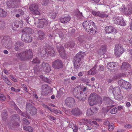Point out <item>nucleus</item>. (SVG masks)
I'll list each match as a JSON object with an SVG mask.
<instances>
[{"label":"nucleus","instance_id":"1","mask_svg":"<svg viewBox=\"0 0 132 132\" xmlns=\"http://www.w3.org/2000/svg\"><path fill=\"white\" fill-rule=\"evenodd\" d=\"M38 53L39 56L42 57H45L46 54L52 56H54L55 55L54 48L50 46L40 47L39 48Z\"/></svg>","mask_w":132,"mask_h":132},{"label":"nucleus","instance_id":"2","mask_svg":"<svg viewBox=\"0 0 132 132\" xmlns=\"http://www.w3.org/2000/svg\"><path fill=\"white\" fill-rule=\"evenodd\" d=\"M95 25L94 22L88 19L84 21L82 23L83 27L85 30L91 35H94L97 32L93 28Z\"/></svg>","mask_w":132,"mask_h":132},{"label":"nucleus","instance_id":"3","mask_svg":"<svg viewBox=\"0 0 132 132\" xmlns=\"http://www.w3.org/2000/svg\"><path fill=\"white\" fill-rule=\"evenodd\" d=\"M88 102L89 105L91 106L97 103L101 105L102 103V100L101 97L94 93L90 95L88 98Z\"/></svg>","mask_w":132,"mask_h":132},{"label":"nucleus","instance_id":"4","mask_svg":"<svg viewBox=\"0 0 132 132\" xmlns=\"http://www.w3.org/2000/svg\"><path fill=\"white\" fill-rule=\"evenodd\" d=\"M16 56L21 61H25L32 57L33 54L31 50L29 49L16 54Z\"/></svg>","mask_w":132,"mask_h":132},{"label":"nucleus","instance_id":"5","mask_svg":"<svg viewBox=\"0 0 132 132\" xmlns=\"http://www.w3.org/2000/svg\"><path fill=\"white\" fill-rule=\"evenodd\" d=\"M85 52H80L77 54L74 57L73 60L74 68L76 69L79 68L80 63H81V59L86 55Z\"/></svg>","mask_w":132,"mask_h":132},{"label":"nucleus","instance_id":"6","mask_svg":"<svg viewBox=\"0 0 132 132\" xmlns=\"http://www.w3.org/2000/svg\"><path fill=\"white\" fill-rule=\"evenodd\" d=\"M124 49L121 45H116L115 47V54L117 57L119 56L124 52Z\"/></svg>","mask_w":132,"mask_h":132},{"label":"nucleus","instance_id":"7","mask_svg":"<svg viewBox=\"0 0 132 132\" xmlns=\"http://www.w3.org/2000/svg\"><path fill=\"white\" fill-rule=\"evenodd\" d=\"M52 67L54 69L62 68L63 65L62 61L59 59L54 60L52 63Z\"/></svg>","mask_w":132,"mask_h":132},{"label":"nucleus","instance_id":"8","mask_svg":"<svg viewBox=\"0 0 132 132\" xmlns=\"http://www.w3.org/2000/svg\"><path fill=\"white\" fill-rule=\"evenodd\" d=\"M118 83L120 86L126 89H130L131 88V84L129 82L123 80L122 79L119 80Z\"/></svg>","mask_w":132,"mask_h":132},{"label":"nucleus","instance_id":"9","mask_svg":"<svg viewBox=\"0 0 132 132\" xmlns=\"http://www.w3.org/2000/svg\"><path fill=\"white\" fill-rule=\"evenodd\" d=\"M21 40L27 43H29L31 42L32 39L31 36L28 34L23 33L21 36Z\"/></svg>","mask_w":132,"mask_h":132},{"label":"nucleus","instance_id":"10","mask_svg":"<svg viewBox=\"0 0 132 132\" xmlns=\"http://www.w3.org/2000/svg\"><path fill=\"white\" fill-rule=\"evenodd\" d=\"M48 24L47 21L45 19H40L35 25L38 28H42L46 26Z\"/></svg>","mask_w":132,"mask_h":132},{"label":"nucleus","instance_id":"11","mask_svg":"<svg viewBox=\"0 0 132 132\" xmlns=\"http://www.w3.org/2000/svg\"><path fill=\"white\" fill-rule=\"evenodd\" d=\"M19 2H17L15 1H12L11 0H9L7 2V5L9 8H14L19 7Z\"/></svg>","mask_w":132,"mask_h":132},{"label":"nucleus","instance_id":"12","mask_svg":"<svg viewBox=\"0 0 132 132\" xmlns=\"http://www.w3.org/2000/svg\"><path fill=\"white\" fill-rule=\"evenodd\" d=\"M105 32L106 33H113L115 34L117 32V30L114 27L111 26H107L105 29Z\"/></svg>","mask_w":132,"mask_h":132},{"label":"nucleus","instance_id":"13","mask_svg":"<svg viewBox=\"0 0 132 132\" xmlns=\"http://www.w3.org/2000/svg\"><path fill=\"white\" fill-rule=\"evenodd\" d=\"M75 101V100L73 98L68 97L65 100V102L67 106L71 107L73 106Z\"/></svg>","mask_w":132,"mask_h":132},{"label":"nucleus","instance_id":"14","mask_svg":"<svg viewBox=\"0 0 132 132\" xmlns=\"http://www.w3.org/2000/svg\"><path fill=\"white\" fill-rule=\"evenodd\" d=\"M70 112L71 114L76 116H79L82 114V111L78 108H73Z\"/></svg>","mask_w":132,"mask_h":132},{"label":"nucleus","instance_id":"15","mask_svg":"<svg viewBox=\"0 0 132 132\" xmlns=\"http://www.w3.org/2000/svg\"><path fill=\"white\" fill-rule=\"evenodd\" d=\"M10 40V37L6 36H4L1 40V43L3 46L6 47H9V44L10 43L9 41Z\"/></svg>","mask_w":132,"mask_h":132},{"label":"nucleus","instance_id":"16","mask_svg":"<svg viewBox=\"0 0 132 132\" xmlns=\"http://www.w3.org/2000/svg\"><path fill=\"white\" fill-rule=\"evenodd\" d=\"M106 67L108 70L110 72L115 71L116 68V65L113 62L108 63L107 64Z\"/></svg>","mask_w":132,"mask_h":132},{"label":"nucleus","instance_id":"17","mask_svg":"<svg viewBox=\"0 0 132 132\" xmlns=\"http://www.w3.org/2000/svg\"><path fill=\"white\" fill-rule=\"evenodd\" d=\"M103 99L104 103L107 105H112L113 104V101L108 97L104 96Z\"/></svg>","mask_w":132,"mask_h":132},{"label":"nucleus","instance_id":"18","mask_svg":"<svg viewBox=\"0 0 132 132\" xmlns=\"http://www.w3.org/2000/svg\"><path fill=\"white\" fill-rule=\"evenodd\" d=\"M48 86L47 84H44L43 85L42 87V94L43 95H47L48 93Z\"/></svg>","mask_w":132,"mask_h":132},{"label":"nucleus","instance_id":"19","mask_svg":"<svg viewBox=\"0 0 132 132\" xmlns=\"http://www.w3.org/2000/svg\"><path fill=\"white\" fill-rule=\"evenodd\" d=\"M17 13L21 14L22 15V18H23L26 21H28L29 18L26 14V13L24 12L21 9H19L17 11Z\"/></svg>","mask_w":132,"mask_h":132},{"label":"nucleus","instance_id":"20","mask_svg":"<svg viewBox=\"0 0 132 132\" xmlns=\"http://www.w3.org/2000/svg\"><path fill=\"white\" fill-rule=\"evenodd\" d=\"M130 68V64L127 62H123L121 66V70L123 71H125L128 70Z\"/></svg>","mask_w":132,"mask_h":132},{"label":"nucleus","instance_id":"21","mask_svg":"<svg viewBox=\"0 0 132 132\" xmlns=\"http://www.w3.org/2000/svg\"><path fill=\"white\" fill-rule=\"evenodd\" d=\"M33 102L31 100H29L27 102L26 105V112H28L29 111H30L33 107H34V106L32 104Z\"/></svg>","mask_w":132,"mask_h":132},{"label":"nucleus","instance_id":"22","mask_svg":"<svg viewBox=\"0 0 132 132\" xmlns=\"http://www.w3.org/2000/svg\"><path fill=\"white\" fill-rule=\"evenodd\" d=\"M93 14L96 16H98L101 18H106L108 16V15L105 14L103 13H100V12L93 11L92 12Z\"/></svg>","mask_w":132,"mask_h":132},{"label":"nucleus","instance_id":"23","mask_svg":"<svg viewBox=\"0 0 132 132\" xmlns=\"http://www.w3.org/2000/svg\"><path fill=\"white\" fill-rule=\"evenodd\" d=\"M42 68L47 72H49L51 70L50 67L47 63L43 62L42 64Z\"/></svg>","mask_w":132,"mask_h":132},{"label":"nucleus","instance_id":"24","mask_svg":"<svg viewBox=\"0 0 132 132\" xmlns=\"http://www.w3.org/2000/svg\"><path fill=\"white\" fill-rule=\"evenodd\" d=\"M37 32L36 35L38 40H42L44 38L45 34L42 31L38 30L37 31Z\"/></svg>","mask_w":132,"mask_h":132},{"label":"nucleus","instance_id":"25","mask_svg":"<svg viewBox=\"0 0 132 132\" xmlns=\"http://www.w3.org/2000/svg\"><path fill=\"white\" fill-rule=\"evenodd\" d=\"M71 17L69 15L65 16H62L59 20L60 22L63 23H66L69 21L71 19Z\"/></svg>","mask_w":132,"mask_h":132},{"label":"nucleus","instance_id":"26","mask_svg":"<svg viewBox=\"0 0 132 132\" xmlns=\"http://www.w3.org/2000/svg\"><path fill=\"white\" fill-rule=\"evenodd\" d=\"M23 43L20 42L18 41L16 42L14 44L15 50L17 51H19L20 50V46H23Z\"/></svg>","mask_w":132,"mask_h":132},{"label":"nucleus","instance_id":"27","mask_svg":"<svg viewBox=\"0 0 132 132\" xmlns=\"http://www.w3.org/2000/svg\"><path fill=\"white\" fill-rule=\"evenodd\" d=\"M77 39L79 42L82 45H84L86 43L85 39L82 35H79L77 38Z\"/></svg>","mask_w":132,"mask_h":132},{"label":"nucleus","instance_id":"28","mask_svg":"<svg viewBox=\"0 0 132 132\" xmlns=\"http://www.w3.org/2000/svg\"><path fill=\"white\" fill-rule=\"evenodd\" d=\"M22 32L23 33H28L30 34H33L34 32L33 30L31 28L29 27H26L22 31Z\"/></svg>","mask_w":132,"mask_h":132},{"label":"nucleus","instance_id":"29","mask_svg":"<svg viewBox=\"0 0 132 132\" xmlns=\"http://www.w3.org/2000/svg\"><path fill=\"white\" fill-rule=\"evenodd\" d=\"M97 66L96 65H95L93 67L88 71V73L90 75H94L97 73V71L96 70Z\"/></svg>","mask_w":132,"mask_h":132},{"label":"nucleus","instance_id":"30","mask_svg":"<svg viewBox=\"0 0 132 132\" xmlns=\"http://www.w3.org/2000/svg\"><path fill=\"white\" fill-rule=\"evenodd\" d=\"M112 92L114 95L116 94L121 93V90L119 87L116 86L113 88Z\"/></svg>","mask_w":132,"mask_h":132},{"label":"nucleus","instance_id":"31","mask_svg":"<svg viewBox=\"0 0 132 132\" xmlns=\"http://www.w3.org/2000/svg\"><path fill=\"white\" fill-rule=\"evenodd\" d=\"M81 98L79 99V101H85L87 98V94L85 92H82L81 95Z\"/></svg>","mask_w":132,"mask_h":132},{"label":"nucleus","instance_id":"32","mask_svg":"<svg viewBox=\"0 0 132 132\" xmlns=\"http://www.w3.org/2000/svg\"><path fill=\"white\" fill-rule=\"evenodd\" d=\"M7 111L6 110H3L1 113V116L2 119L5 121L7 118Z\"/></svg>","mask_w":132,"mask_h":132},{"label":"nucleus","instance_id":"33","mask_svg":"<svg viewBox=\"0 0 132 132\" xmlns=\"http://www.w3.org/2000/svg\"><path fill=\"white\" fill-rule=\"evenodd\" d=\"M106 47L105 46L102 47L101 48L98 50V53L100 55H102L105 54L106 52Z\"/></svg>","mask_w":132,"mask_h":132},{"label":"nucleus","instance_id":"34","mask_svg":"<svg viewBox=\"0 0 132 132\" xmlns=\"http://www.w3.org/2000/svg\"><path fill=\"white\" fill-rule=\"evenodd\" d=\"M57 50L59 53L63 51L64 50V47L60 44H57L56 46Z\"/></svg>","mask_w":132,"mask_h":132},{"label":"nucleus","instance_id":"35","mask_svg":"<svg viewBox=\"0 0 132 132\" xmlns=\"http://www.w3.org/2000/svg\"><path fill=\"white\" fill-rule=\"evenodd\" d=\"M0 17L5 18L7 15V12L4 9L2 8V11L1 12Z\"/></svg>","mask_w":132,"mask_h":132},{"label":"nucleus","instance_id":"36","mask_svg":"<svg viewBox=\"0 0 132 132\" xmlns=\"http://www.w3.org/2000/svg\"><path fill=\"white\" fill-rule=\"evenodd\" d=\"M18 113L23 117L28 118H29V113L28 112H22L20 110V112L19 111Z\"/></svg>","mask_w":132,"mask_h":132},{"label":"nucleus","instance_id":"37","mask_svg":"<svg viewBox=\"0 0 132 132\" xmlns=\"http://www.w3.org/2000/svg\"><path fill=\"white\" fill-rule=\"evenodd\" d=\"M38 9V6L36 4H34L31 5L29 7V9L31 11H34Z\"/></svg>","mask_w":132,"mask_h":132},{"label":"nucleus","instance_id":"38","mask_svg":"<svg viewBox=\"0 0 132 132\" xmlns=\"http://www.w3.org/2000/svg\"><path fill=\"white\" fill-rule=\"evenodd\" d=\"M115 98L118 100H120L122 99L123 96L121 93L114 95Z\"/></svg>","mask_w":132,"mask_h":132},{"label":"nucleus","instance_id":"39","mask_svg":"<svg viewBox=\"0 0 132 132\" xmlns=\"http://www.w3.org/2000/svg\"><path fill=\"white\" fill-rule=\"evenodd\" d=\"M37 110L34 107L30 111H29V114H31V115H33L36 114L37 112Z\"/></svg>","mask_w":132,"mask_h":132},{"label":"nucleus","instance_id":"40","mask_svg":"<svg viewBox=\"0 0 132 132\" xmlns=\"http://www.w3.org/2000/svg\"><path fill=\"white\" fill-rule=\"evenodd\" d=\"M40 78H42L43 81L48 83H50L51 82L50 80L48 79L47 78L43 77L42 76H40Z\"/></svg>","mask_w":132,"mask_h":132},{"label":"nucleus","instance_id":"41","mask_svg":"<svg viewBox=\"0 0 132 132\" xmlns=\"http://www.w3.org/2000/svg\"><path fill=\"white\" fill-rule=\"evenodd\" d=\"M120 19L118 17H114L113 19L114 23L116 24H118L120 21Z\"/></svg>","mask_w":132,"mask_h":132},{"label":"nucleus","instance_id":"42","mask_svg":"<svg viewBox=\"0 0 132 132\" xmlns=\"http://www.w3.org/2000/svg\"><path fill=\"white\" fill-rule=\"evenodd\" d=\"M60 54L61 56L64 59H67L66 54H65L64 50L62 51V52L59 53Z\"/></svg>","mask_w":132,"mask_h":132},{"label":"nucleus","instance_id":"43","mask_svg":"<svg viewBox=\"0 0 132 132\" xmlns=\"http://www.w3.org/2000/svg\"><path fill=\"white\" fill-rule=\"evenodd\" d=\"M20 21H16L14 23L13 26L12 27V29L13 30H15V29H13V28H17L19 27Z\"/></svg>","mask_w":132,"mask_h":132},{"label":"nucleus","instance_id":"44","mask_svg":"<svg viewBox=\"0 0 132 132\" xmlns=\"http://www.w3.org/2000/svg\"><path fill=\"white\" fill-rule=\"evenodd\" d=\"M118 24L124 26H125L126 24L123 19H120Z\"/></svg>","mask_w":132,"mask_h":132},{"label":"nucleus","instance_id":"45","mask_svg":"<svg viewBox=\"0 0 132 132\" xmlns=\"http://www.w3.org/2000/svg\"><path fill=\"white\" fill-rule=\"evenodd\" d=\"M5 24L3 21H1L0 20V29H3L5 27Z\"/></svg>","mask_w":132,"mask_h":132},{"label":"nucleus","instance_id":"46","mask_svg":"<svg viewBox=\"0 0 132 132\" xmlns=\"http://www.w3.org/2000/svg\"><path fill=\"white\" fill-rule=\"evenodd\" d=\"M81 91H78V90L77 91V93H76V97H77L79 101V98H81Z\"/></svg>","mask_w":132,"mask_h":132},{"label":"nucleus","instance_id":"47","mask_svg":"<svg viewBox=\"0 0 132 132\" xmlns=\"http://www.w3.org/2000/svg\"><path fill=\"white\" fill-rule=\"evenodd\" d=\"M12 119L14 120H16V119L19 120V115L17 114H13L12 117Z\"/></svg>","mask_w":132,"mask_h":132},{"label":"nucleus","instance_id":"48","mask_svg":"<svg viewBox=\"0 0 132 132\" xmlns=\"http://www.w3.org/2000/svg\"><path fill=\"white\" fill-rule=\"evenodd\" d=\"M24 129L26 130H28L29 132H32L33 131V128L30 126H29L27 127H24Z\"/></svg>","mask_w":132,"mask_h":132},{"label":"nucleus","instance_id":"49","mask_svg":"<svg viewBox=\"0 0 132 132\" xmlns=\"http://www.w3.org/2000/svg\"><path fill=\"white\" fill-rule=\"evenodd\" d=\"M93 114V112L91 109L87 110L86 113V114L87 116H89L92 115Z\"/></svg>","mask_w":132,"mask_h":132},{"label":"nucleus","instance_id":"50","mask_svg":"<svg viewBox=\"0 0 132 132\" xmlns=\"http://www.w3.org/2000/svg\"><path fill=\"white\" fill-rule=\"evenodd\" d=\"M49 37L50 40L52 39H54L55 38V35L54 33L53 32L49 34Z\"/></svg>","mask_w":132,"mask_h":132},{"label":"nucleus","instance_id":"51","mask_svg":"<svg viewBox=\"0 0 132 132\" xmlns=\"http://www.w3.org/2000/svg\"><path fill=\"white\" fill-rule=\"evenodd\" d=\"M50 16L53 19H55L57 16V13L56 12H53L51 14Z\"/></svg>","mask_w":132,"mask_h":132},{"label":"nucleus","instance_id":"52","mask_svg":"<svg viewBox=\"0 0 132 132\" xmlns=\"http://www.w3.org/2000/svg\"><path fill=\"white\" fill-rule=\"evenodd\" d=\"M117 108H114L111 110L110 113L112 114H114L117 113Z\"/></svg>","mask_w":132,"mask_h":132},{"label":"nucleus","instance_id":"53","mask_svg":"<svg viewBox=\"0 0 132 132\" xmlns=\"http://www.w3.org/2000/svg\"><path fill=\"white\" fill-rule=\"evenodd\" d=\"M6 97L5 96L2 94H0V100L2 101H4L5 100Z\"/></svg>","mask_w":132,"mask_h":132},{"label":"nucleus","instance_id":"54","mask_svg":"<svg viewBox=\"0 0 132 132\" xmlns=\"http://www.w3.org/2000/svg\"><path fill=\"white\" fill-rule=\"evenodd\" d=\"M23 123L25 124L29 125L30 123L28 120L26 118H24L22 119Z\"/></svg>","mask_w":132,"mask_h":132},{"label":"nucleus","instance_id":"55","mask_svg":"<svg viewBox=\"0 0 132 132\" xmlns=\"http://www.w3.org/2000/svg\"><path fill=\"white\" fill-rule=\"evenodd\" d=\"M32 62L33 63H40V61L38 58L36 57L34 59Z\"/></svg>","mask_w":132,"mask_h":132},{"label":"nucleus","instance_id":"56","mask_svg":"<svg viewBox=\"0 0 132 132\" xmlns=\"http://www.w3.org/2000/svg\"><path fill=\"white\" fill-rule=\"evenodd\" d=\"M126 13L128 15H130L132 13V8H129L127 11H126Z\"/></svg>","mask_w":132,"mask_h":132},{"label":"nucleus","instance_id":"57","mask_svg":"<svg viewBox=\"0 0 132 132\" xmlns=\"http://www.w3.org/2000/svg\"><path fill=\"white\" fill-rule=\"evenodd\" d=\"M69 43L70 48L73 47L75 45V43L74 41H70Z\"/></svg>","mask_w":132,"mask_h":132},{"label":"nucleus","instance_id":"58","mask_svg":"<svg viewBox=\"0 0 132 132\" xmlns=\"http://www.w3.org/2000/svg\"><path fill=\"white\" fill-rule=\"evenodd\" d=\"M114 126L113 125H110L108 126V129L110 131H112L114 129Z\"/></svg>","mask_w":132,"mask_h":132},{"label":"nucleus","instance_id":"59","mask_svg":"<svg viewBox=\"0 0 132 132\" xmlns=\"http://www.w3.org/2000/svg\"><path fill=\"white\" fill-rule=\"evenodd\" d=\"M48 2L49 0H43L41 3L43 5H46Z\"/></svg>","mask_w":132,"mask_h":132},{"label":"nucleus","instance_id":"60","mask_svg":"<svg viewBox=\"0 0 132 132\" xmlns=\"http://www.w3.org/2000/svg\"><path fill=\"white\" fill-rule=\"evenodd\" d=\"M14 107L15 109L17 111V113H18L19 111L20 112V110L18 108L15 103H14Z\"/></svg>","mask_w":132,"mask_h":132},{"label":"nucleus","instance_id":"61","mask_svg":"<svg viewBox=\"0 0 132 132\" xmlns=\"http://www.w3.org/2000/svg\"><path fill=\"white\" fill-rule=\"evenodd\" d=\"M9 77L13 81L16 82H17V81L16 79L14 77L11 75H10Z\"/></svg>","mask_w":132,"mask_h":132},{"label":"nucleus","instance_id":"62","mask_svg":"<svg viewBox=\"0 0 132 132\" xmlns=\"http://www.w3.org/2000/svg\"><path fill=\"white\" fill-rule=\"evenodd\" d=\"M77 16L79 18H82L83 16L82 13L80 12L79 11L77 13Z\"/></svg>","mask_w":132,"mask_h":132},{"label":"nucleus","instance_id":"63","mask_svg":"<svg viewBox=\"0 0 132 132\" xmlns=\"http://www.w3.org/2000/svg\"><path fill=\"white\" fill-rule=\"evenodd\" d=\"M104 67L103 65L99 66L98 70L99 71H103L104 69Z\"/></svg>","mask_w":132,"mask_h":132},{"label":"nucleus","instance_id":"64","mask_svg":"<svg viewBox=\"0 0 132 132\" xmlns=\"http://www.w3.org/2000/svg\"><path fill=\"white\" fill-rule=\"evenodd\" d=\"M93 112V114L94 113H96L97 112V108L95 107H93L91 109Z\"/></svg>","mask_w":132,"mask_h":132}]
</instances>
